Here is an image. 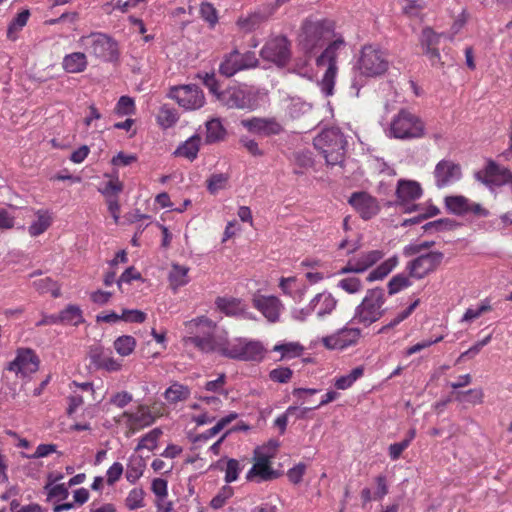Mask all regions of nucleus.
I'll return each mask as SVG.
<instances>
[{"label": "nucleus", "instance_id": "obj_1", "mask_svg": "<svg viewBox=\"0 0 512 512\" xmlns=\"http://www.w3.org/2000/svg\"><path fill=\"white\" fill-rule=\"evenodd\" d=\"M189 336L183 338L186 346H194L204 353H218L223 357L260 362L266 349L259 340L235 338L229 340L228 332L218 331L217 324L206 316H200L185 323Z\"/></svg>", "mask_w": 512, "mask_h": 512}, {"label": "nucleus", "instance_id": "obj_2", "mask_svg": "<svg viewBox=\"0 0 512 512\" xmlns=\"http://www.w3.org/2000/svg\"><path fill=\"white\" fill-rule=\"evenodd\" d=\"M444 203L450 213L464 217L475 230H504L512 225L511 212L502 214L499 219L483 221L491 215L490 211L481 203L472 201L463 195L446 196Z\"/></svg>", "mask_w": 512, "mask_h": 512}, {"label": "nucleus", "instance_id": "obj_3", "mask_svg": "<svg viewBox=\"0 0 512 512\" xmlns=\"http://www.w3.org/2000/svg\"><path fill=\"white\" fill-rule=\"evenodd\" d=\"M78 45L88 55L103 62H116L120 58L118 41L104 32L93 31L82 35L78 39Z\"/></svg>", "mask_w": 512, "mask_h": 512}, {"label": "nucleus", "instance_id": "obj_4", "mask_svg": "<svg viewBox=\"0 0 512 512\" xmlns=\"http://www.w3.org/2000/svg\"><path fill=\"white\" fill-rule=\"evenodd\" d=\"M313 144L328 165L344 162L347 141L338 128L324 129L314 138Z\"/></svg>", "mask_w": 512, "mask_h": 512}, {"label": "nucleus", "instance_id": "obj_5", "mask_svg": "<svg viewBox=\"0 0 512 512\" xmlns=\"http://www.w3.org/2000/svg\"><path fill=\"white\" fill-rule=\"evenodd\" d=\"M334 35V23L327 19H306L301 26L299 45L306 54L323 46Z\"/></svg>", "mask_w": 512, "mask_h": 512}, {"label": "nucleus", "instance_id": "obj_6", "mask_svg": "<svg viewBox=\"0 0 512 512\" xmlns=\"http://www.w3.org/2000/svg\"><path fill=\"white\" fill-rule=\"evenodd\" d=\"M346 47L343 37L336 38L316 58L317 67H326L321 80V90L326 96H331L334 91L335 80L338 73L337 60L342 50Z\"/></svg>", "mask_w": 512, "mask_h": 512}, {"label": "nucleus", "instance_id": "obj_7", "mask_svg": "<svg viewBox=\"0 0 512 512\" xmlns=\"http://www.w3.org/2000/svg\"><path fill=\"white\" fill-rule=\"evenodd\" d=\"M389 135L401 140L419 139L425 135V123L415 113L402 108L391 119Z\"/></svg>", "mask_w": 512, "mask_h": 512}, {"label": "nucleus", "instance_id": "obj_8", "mask_svg": "<svg viewBox=\"0 0 512 512\" xmlns=\"http://www.w3.org/2000/svg\"><path fill=\"white\" fill-rule=\"evenodd\" d=\"M385 302L386 298L382 288L367 290L365 297L355 309L354 320L366 327L370 326L384 315Z\"/></svg>", "mask_w": 512, "mask_h": 512}, {"label": "nucleus", "instance_id": "obj_9", "mask_svg": "<svg viewBox=\"0 0 512 512\" xmlns=\"http://www.w3.org/2000/svg\"><path fill=\"white\" fill-rule=\"evenodd\" d=\"M389 60L387 54L376 45H364L356 62L361 76L375 78L387 72Z\"/></svg>", "mask_w": 512, "mask_h": 512}, {"label": "nucleus", "instance_id": "obj_10", "mask_svg": "<svg viewBox=\"0 0 512 512\" xmlns=\"http://www.w3.org/2000/svg\"><path fill=\"white\" fill-rule=\"evenodd\" d=\"M258 64L259 60L256 57L255 52L246 51L241 53L235 49L224 55L222 61L219 64L218 71L222 76L230 78L238 72L255 68L258 66Z\"/></svg>", "mask_w": 512, "mask_h": 512}, {"label": "nucleus", "instance_id": "obj_11", "mask_svg": "<svg viewBox=\"0 0 512 512\" xmlns=\"http://www.w3.org/2000/svg\"><path fill=\"white\" fill-rule=\"evenodd\" d=\"M167 96L185 111H194L202 108L205 104V95L202 89L195 84L172 86Z\"/></svg>", "mask_w": 512, "mask_h": 512}, {"label": "nucleus", "instance_id": "obj_12", "mask_svg": "<svg viewBox=\"0 0 512 512\" xmlns=\"http://www.w3.org/2000/svg\"><path fill=\"white\" fill-rule=\"evenodd\" d=\"M218 100L227 108L232 109H252L255 105L254 92L246 85L226 88L218 94Z\"/></svg>", "mask_w": 512, "mask_h": 512}, {"label": "nucleus", "instance_id": "obj_13", "mask_svg": "<svg viewBox=\"0 0 512 512\" xmlns=\"http://www.w3.org/2000/svg\"><path fill=\"white\" fill-rule=\"evenodd\" d=\"M423 195V189L419 182L409 179H399L395 190V205L405 212L418 210L415 201Z\"/></svg>", "mask_w": 512, "mask_h": 512}, {"label": "nucleus", "instance_id": "obj_14", "mask_svg": "<svg viewBox=\"0 0 512 512\" xmlns=\"http://www.w3.org/2000/svg\"><path fill=\"white\" fill-rule=\"evenodd\" d=\"M443 258L444 254L440 251L419 254L418 257L407 263L406 270L412 278L423 279L440 266Z\"/></svg>", "mask_w": 512, "mask_h": 512}, {"label": "nucleus", "instance_id": "obj_15", "mask_svg": "<svg viewBox=\"0 0 512 512\" xmlns=\"http://www.w3.org/2000/svg\"><path fill=\"white\" fill-rule=\"evenodd\" d=\"M40 366V359L36 352L31 348H18L16 357L13 361L9 362L6 369L14 372L21 377H27L38 371Z\"/></svg>", "mask_w": 512, "mask_h": 512}, {"label": "nucleus", "instance_id": "obj_16", "mask_svg": "<svg viewBox=\"0 0 512 512\" xmlns=\"http://www.w3.org/2000/svg\"><path fill=\"white\" fill-rule=\"evenodd\" d=\"M251 302L253 308L259 311L269 323L279 322L284 305L278 297L255 293Z\"/></svg>", "mask_w": 512, "mask_h": 512}, {"label": "nucleus", "instance_id": "obj_17", "mask_svg": "<svg viewBox=\"0 0 512 512\" xmlns=\"http://www.w3.org/2000/svg\"><path fill=\"white\" fill-rule=\"evenodd\" d=\"M260 54L263 59L283 66L289 61L291 56L290 42L284 36L275 37L266 42Z\"/></svg>", "mask_w": 512, "mask_h": 512}, {"label": "nucleus", "instance_id": "obj_18", "mask_svg": "<svg viewBox=\"0 0 512 512\" xmlns=\"http://www.w3.org/2000/svg\"><path fill=\"white\" fill-rule=\"evenodd\" d=\"M361 337V331L358 328L344 327L337 332L322 339V344L331 350H343L354 346Z\"/></svg>", "mask_w": 512, "mask_h": 512}, {"label": "nucleus", "instance_id": "obj_19", "mask_svg": "<svg viewBox=\"0 0 512 512\" xmlns=\"http://www.w3.org/2000/svg\"><path fill=\"white\" fill-rule=\"evenodd\" d=\"M121 418L127 428V436H131L153 424V417L150 416L146 404L138 405L135 411H124Z\"/></svg>", "mask_w": 512, "mask_h": 512}, {"label": "nucleus", "instance_id": "obj_20", "mask_svg": "<svg viewBox=\"0 0 512 512\" xmlns=\"http://www.w3.org/2000/svg\"><path fill=\"white\" fill-rule=\"evenodd\" d=\"M348 203L364 220H369L376 216L380 211L378 200L367 192H354L350 196Z\"/></svg>", "mask_w": 512, "mask_h": 512}, {"label": "nucleus", "instance_id": "obj_21", "mask_svg": "<svg viewBox=\"0 0 512 512\" xmlns=\"http://www.w3.org/2000/svg\"><path fill=\"white\" fill-rule=\"evenodd\" d=\"M222 406V400L219 397L215 396H205L200 397L197 403L191 405V408L194 410H201L202 413L194 416L193 421L198 425H206L210 424L216 420L217 415L216 411H218Z\"/></svg>", "mask_w": 512, "mask_h": 512}, {"label": "nucleus", "instance_id": "obj_22", "mask_svg": "<svg viewBox=\"0 0 512 512\" xmlns=\"http://www.w3.org/2000/svg\"><path fill=\"white\" fill-rule=\"evenodd\" d=\"M241 125L252 133L262 136H275L284 131L283 125L275 118H259L253 117L251 119L241 120Z\"/></svg>", "mask_w": 512, "mask_h": 512}, {"label": "nucleus", "instance_id": "obj_23", "mask_svg": "<svg viewBox=\"0 0 512 512\" xmlns=\"http://www.w3.org/2000/svg\"><path fill=\"white\" fill-rule=\"evenodd\" d=\"M433 174L436 186L444 188L461 178V167L452 160L443 159L437 163Z\"/></svg>", "mask_w": 512, "mask_h": 512}, {"label": "nucleus", "instance_id": "obj_24", "mask_svg": "<svg viewBox=\"0 0 512 512\" xmlns=\"http://www.w3.org/2000/svg\"><path fill=\"white\" fill-rule=\"evenodd\" d=\"M384 254L380 250H372L361 254L356 259L348 261L347 265L341 269V273H362L376 264L383 258Z\"/></svg>", "mask_w": 512, "mask_h": 512}, {"label": "nucleus", "instance_id": "obj_25", "mask_svg": "<svg viewBox=\"0 0 512 512\" xmlns=\"http://www.w3.org/2000/svg\"><path fill=\"white\" fill-rule=\"evenodd\" d=\"M337 305V300L328 292L318 293L309 303L307 311L304 313L303 310L300 311L301 314L309 315L312 312H315L318 317H324L325 315L331 314Z\"/></svg>", "mask_w": 512, "mask_h": 512}, {"label": "nucleus", "instance_id": "obj_26", "mask_svg": "<svg viewBox=\"0 0 512 512\" xmlns=\"http://www.w3.org/2000/svg\"><path fill=\"white\" fill-rule=\"evenodd\" d=\"M271 15H273V9H265L264 6L254 11L247 16H241L237 20V26L245 33L252 32L260 27Z\"/></svg>", "mask_w": 512, "mask_h": 512}, {"label": "nucleus", "instance_id": "obj_27", "mask_svg": "<svg viewBox=\"0 0 512 512\" xmlns=\"http://www.w3.org/2000/svg\"><path fill=\"white\" fill-rule=\"evenodd\" d=\"M423 44L426 46L425 54L429 58L433 66H443L441 56L437 45L439 43L440 35L436 34L432 29L426 28L423 30Z\"/></svg>", "mask_w": 512, "mask_h": 512}, {"label": "nucleus", "instance_id": "obj_28", "mask_svg": "<svg viewBox=\"0 0 512 512\" xmlns=\"http://www.w3.org/2000/svg\"><path fill=\"white\" fill-rule=\"evenodd\" d=\"M88 66L87 54L85 52H73L64 56L62 61L63 69L68 73H81Z\"/></svg>", "mask_w": 512, "mask_h": 512}, {"label": "nucleus", "instance_id": "obj_29", "mask_svg": "<svg viewBox=\"0 0 512 512\" xmlns=\"http://www.w3.org/2000/svg\"><path fill=\"white\" fill-rule=\"evenodd\" d=\"M91 362L99 369L109 372L119 371L122 367L120 361L111 355L104 353L102 350L95 349L90 354Z\"/></svg>", "mask_w": 512, "mask_h": 512}, {"label": "nucleus", "instance_id": "obj_30", "mask_svg": "<svg viewBox=\"0 0 512 512\" xmlns=\"http://www.w3.org/2000/svg\"><path fill=\"white\" fill-rule=\"evenodd\" d=\"M215 305L226 316H237L244 312L242 301L235 297H217Z\"/></svg>", "mask_w": 512, "mask_h": 512}, {"label": "nucleus", "instance_id": "obj_31", "mask_svg": "<svg viewBox=\"0 0 512 512\" xmlns=\"http://www.w3.org/2000/svg\"><path fill=\"white\" fill-rule=\"evenodd\" d=\"M273 470L270 463V457L266 455H259L255 463L247 474V479L254 476H259L263 480H268L273 477Z\"/></svg>", "mask_w": 512, "mask_h": 512}, {"label": "nucleus", "instance_id": "obj_32", "mask_svg": "<svg viewBox=\"0 0 512 512\" xmlns=\"http://www.w3.org/2000/svg\"><path fill=\"white\" fill-rule=\"evenodd\" d=\"M201 145V137L197 134L188 138L184 143L178 146L175 150L174 154L176 156L184 157L190 161H193L197 158L198 152L200 150Z\"/></svg>", "mask_w": 512, "mask_h": 512}, {"label": "nucleus", "instance_id": "obj_33", "mask_svg": "<svg viewBox=\"0 0 512 512\" xmlns=\"http://www.w3.org/2000/svg\"><path fill=\"white\" fill-rule=\"evenodd\" d=\"M206 134L205 142L207 144H213L223 141L226 137V129L222 122L218 118L210 119L205 124Z\"/></svg>", "mask_w": 512, "mask_h": 512}, {"label": "nucleus", "instance_id": "obj_34", "mask_svg": "<svg viewBox=\"0 0 512 512\" xmlns=\"http://www.w3.org/2000/svg\"><path fill=\"white\" fill-rule=\"evenodd\" d=\"M37 219L28 227L30 236L37 237L43 234L52 224V216L48 210H37Z\"/></svg>", "mask_w": 512, "mask_h": 512}, {"label": "nucleus", "instance_id": "obj_35", "mask_svg": "<svg viewBox=\"0 0 512 512\" xmlns=\"http://www.w3.org/2000/svg\"><path fill=\"white\" fill-rule=\"evenodd\" d=\"M188 272V267L179 264H172L168 280L169 285L174 292L189 282Z\"/></svg>", "mask_w": 512, "mask_h": 512}, {"label": "nucleus", "instance_id": "obj_36", "mask_svg": "<svg viewBox=\"0 0 512 512\" xmlns=\"http://www.w3.org/2000/svg\"><path fill=\"white\" fill-rule=\"evenodd\" d=\"M58 316L60 324L78 326L84 322L82 310L73 304L68 305Z\"/></svg>", "mask_w": 512, "mask_h": 512}, {"label": "nucleus", "instance_id": "obj_37", "mask_svg": "<svg viewBox=\"0 0 512 512\" xmlns=\"http://www.w3.org/2000/svg\"><path fill=\"white\" fill-rule=\"evenodd\" d=\"M191 392L188 386L180 383H173L164 392V398L170 404H177L189 398Z\"/></svg>", "mask_w": 512, "mask_h": 512}, {"label": "nucleus", "instance_id": "obj_38", "mask_svg": "<svg viewBox=\"0 0 512 512\" xmlns=\"http://www.w3.org/2000/svg\"><path fill=\"white\" fill-rule=\"evenodd\" d=\"M179 120L177 110L167 104L160 107L157 114V123L163 129L173 127Z\"/></svg>", "mask_w": 512, "mask_h": 512}, {"label": "nucleus", "instance_id": "obj_39", "mask_svg": "<svg viewBox=\"0 0 512 512\" xmlns=\"http://www.w3.org/2000/svg\"><path fill=\"white\" fill-rule=\"evenodd\" d=\"M145 466L146 465L142 457H131L127 464V469L125 473L127 481L131 484H134L143 475Z\"/></svg>", "mask_w": 512, "mask_h": 512}, {"label": "nucleus", "instance_id": "obj_40", "mask_svg": "<svg viewBox=\"0 0 512 512\" xmlns=\"http://www.w3.org/2000/svg\"><path fill=\"white\" fill-rule=\"evenodd\" d=\"M398 265V257L393 256L384 262H382L379 266H377L374 270H372L367 276V281L373 282L376 280H381L385 278L396 266Z\"/></svg>", "mask_w": 512, "mask_h": 512}, {"label": "nucleus", "instance_id": "obj_41", "mask_svg": "<svg viewBox=\"0 0 512 512\" xmlns=\"http://www.w3.org/2000/svg\"><path fill=\"white\" fill-rule=\"evenodd\" d=\"M273 351L281 353V360L290 359L301 356L304 347L298 342H287L276 344L273 347Z\"/></svg>", "mask_w": 512, "mask_h": 512}, {"label": "nucleus", "instance_id": "obj_42", "mask_svg": "<svg viewBox=\"0 0 512 512\" xmlns=\"http://www.w3.org/2000/svg\"><path fill=\"white\" fill-rule=\"evenodd\" d=\"M410 277L404 273L394 275L387 284L388 294L394 295L410 287L412 285Z\"/></svg>", "mask_w": 512, "mask_h": 512}, {"label": "nucleus", "instance_id": "obj_43", "mask_svg": "<svg viewBox=\"0 0 512 512\" xmlns=\"http://www.w3.org/2000/svg\"><path fill=\"white\" fill-rule=\"evenodd\" d=\"M364 374V368L362 366L355 367L350 371L349 374L343 375L335 380V387L339 390H345L350 388L353 383L362 377Z\"/></svg>", "mask_w": 512, "mask_h": 512}, {"label": "nucleus", "instance_id": "obj_44", "mask_svg": "<svg viewBox=\"0 0 512 512\" xmlns=\"http://www.w3.org/2000/svg\"><path fill=\"white\" fill-rule=\"evenodd\" d=\"M135 347L136 340L130 335L120 336L114 341L116 352L123 357L129 356L134 351Z\"/></svg>", "mask_w": 512, "mask_h": 512}, {"label": "nucleus", "instance_id": "obj_45", "mask_svg": "<svg viewBox=\"0 0 512 512\" xmlns=\"http://www.w3.org/2000/svg\"><path fill=\"white\" fill-rule=\"evenodd\" d=\"M229 175L226 173H214L206 180L209 193L216 194L227 187Z\"/></svg>", "mask_w": 512, "mask_h": 512}, {"label": "nucleus", "instance_id": "obj_46", "mask_svg": "<svg viewBox=\"0 0 512 512\" xmlns=\"http://www.w3.org/2000/svg\"><path fill=\"white\" fill-rule=\"evenodd\" d=\"M492 310V306L490 304V300L485 298L480 302L477 308H468L462 316V322H470L473 321L483 314L490 312Z\"/></svg>", "mask_w": 512, "mask_h": 512}, {"label": "nucleus", "instance_id": "obj_47", "mask_svg": "<svg viewBox=\"0 0 512 512\" xmlns=\"http://www.w3.org/2000/svg\"><path fill=\"white\" fill-rule=\"evenodd\" d=\"M35 289L40 293H48L50 292L54 298L60 296V289L57 286L56 282L53 281L50 277H45L34 281L33 283Z\"/></svg>", "mask_w": 512, "mask_h": 512}, {"label": "nucleus", "instance_id": "obj_48", "mask_svg": "<svg viewBox=\"0 0 512 512\" xmlns=\"http://www.w3.org/2000/svg\"><path fill=\"white\" fill-rule=\"evenodd\" d=\"M161 435L162 430L160 428L152 429L141 438L137 446V450H140L142 448H147L150 451L154 450L156 448L157 441Z\"/></svg>", "mask_w": 512, "mask_h": 512}, {"label": "nucleus", "instance_id": "obj_49", "mask_svg": "<svg viewBox=\"0 0 512 512\" xmlns=\"http://www.w3.org/2000/svg\"><path fill=\"white\" fill-rule=\"evenodd\" d=\"M126 507L130 510H136L144 506V491L140 488H134L126 497Z\"/></svg>", "mask_w": 512, "mask_h": 512}, {"label": "nucleus", "instance_id": "obj_50", "mask_svg": "<svg viewBox=\"0 0 512 512\" xmlns=\"http://www.w3.org/2000/svg\"><path fill=\"white\" fill-rule=\"evenodd\" d=\"M201 18L206 21L210 27H214L218 22V12L213 4L203 2L200 5Z\"/></svg>", "mask_w": 512, "mask_h": 512}, {"label": "nucleus", "instance_id": "obj_51", "mask_svg": "<svg viewBox=\"0 0 512 512\" xmlns=\"http://www.w3.org/2000/svg\"><path fill=\"white\" fill-rule=\"evenodd\" d=\"M115 113L118 116L132 115L135 113L134 100L129 96H121L115 106Z\"/></svg>", "mask_w": 512, "mask_h": 512}, {"label": "nucleus", "instance_id": "obj_52", "mask_svg": "<svg viewBox=\"0 0 512 512\" xmlns=\"http://www.w3.org/2000/svg\"><path fill=\"white\" fill-rule=\"evenodd\" d=\"M337 286L348 294H356L363 289L362 281L358 277L343 278L339 280Z\"/></svg>", "mask_w": 512, "mask_h": 512}, {"label": "nucleus", "instance_id": "obj_53", "mask_svg": "<svg viewBox=\"0 0 512 512\" xmlns=\"http://www.w3.org/2000/svg\"><path fill=\"white\" fill-rule=\"evenodd\" d=\"M233 488L231 486L225 485L223 486L219 492L212 498L210 502V506L213 509H220L222 508L228 499H230L233 496Z\"/></svg>", "mask_w": 512, "mask_h": 512}, {"label": "nucleus", "instance_id": "obj_54", "mask_svg": "<svg viewBox=\"0 0 512 512\" xmlns=\"http://www.w3.org/2000/svg\"><path fill=\"white\" fill-rule=\"evenodd\" d=\"M29 16H30L29 10H23L22 12L17 14V16L9 24V27L7 30L8 38H10V39L13 38L12 34L14 32L21 30L27 24Z\"/></svg>", "mask_w": 512, "mask_h": 512}, {"label": "nucleus", "instance_id": "obj_55", "mask_svg": "<svg viewBox=\"0 0 512 512\" xmlns=\"http://www.w3.org/2000/svg\"><path fill=\"white\" fill-rule=\"evenodd\" d=\"M242 468L240 466V463L236 459H228L226 462V468L225 471V477L224 480L226 483H232L235 482L239 474L241 472Z\"/></svg>", "mask_w": 512, "mask_h": 512}, {"label": "nucleus", "instance_id": "obj_56", "mask_svg": "<svg viewBox=\"0 0 512 512\" xmlns=\"http://www.w3.org/2000/svg\"><path fill=\"white\" fill-rule=\"evenodd\" d=\"M462 396L466 397V401L472 405L482 404L484 399V392L481 388L469 389L465 392H459L456 395V399L461 401Z\"/></svg>", "mask_w": 512, "mask_h": 512}, {"label": "nucleus", "instance_id": "obj_57", "mask_svg": "<svg viewBox=\"0 0 512 512\" xmlns=\"http://www.w3.org/2000/svg\"><path fill=\"white\" fill-rule=\"evenodd\" d=\"M456 226L455 222L448 218L438 219L432 222H428L423 226V229L428 231H445L452 230Z\"/></svg>", "mask_w": 512, "mask_h": 512}, {"label": "nucleus", "instance_id": "obj_58", "mask_svg": "<svg viewBox=\"0 0 512 512\" xmlns=\"http://www.w3.org/2000/svg\"><path fill=\"white\" fill-rule=\"evenodd\" d=\"M293 376V371L288 367H277L269 372V378L276 383H288Z\"/></svg>", "mask_w": 512, "mask_h": 512}, {"label": "nucleus", "instance_id": "obj_59", "mask_svg": "<svg viewBox=\"0 0 512 512\" xmlns=\"http://www.w3.org/2000/svg\"><path fill=\"white\" fill-rule=\"evenodd\" d=\"M44 489L47 492L49 498H58L59 500H65L68 495V487L65 484H56L52 485L51 482H48Z\"/></svg>", "mask_w": 512, "mask_h": 512}, {"label": "nucleus", "instance_id": "obj_60", "mask_svg": "<svg viewBox=\"0 0 512 512\" xmlns=\"http://www.w3.org/2000/svg\"><path fill=\"white\" fill-rule=\"evenodd\" d=\"M123 184L118 178L109 180L104 187L101 189V193L107 198L118 197V194L122 192Z\"/></svg>", "mask_w": 512, "mask_h": 512}, {"label": "nucleus", "instance_id": "obj_61", "mask_svg": "<svg viewBox=\"0 0 512 512\" xmlns=\"http://www.w3.org/2000/svg\"><path fill=\"white\" fill-rule=\"evenodd\" d=\"M306 470L307 466L302 462L294 465L287 471L288 480L294 485L301 483Z\"/></svg>", "mask_w": 512, "mask_h": 512}, {"label": "nucleus", "instance_id": "obj_62", "mask_svg": "<svg viewBox=\"0 0 512 512\" xmlns=\"http://www.w3.org/2000/svg\"><path fill=\"white\" fill-rule=\"evenodd\" d=\"M198 78L202 80L203 84L209 89L211 93L218 97V94L220 93V85L213 72L198 74Z\"/></svg>", "mask_w": 512, "mask_h": 512}, {"label": "nucleus", "instance_id": "obj_63", "mask_svg": "<svg viewBox=\"0 0 512 512\" xmlns=\"http://www.w3.org/2000/svg\"><path fill=\"white\" fill-rule=\"evenodd\" d=\"M124 471L123 465L120 462H114L106 472V481L108 485L115 484L122 476Z\"/></svg>", "mask_w": 512, "mask_h": 512}, {"label": "nucleus", "instance_id": "obj_64", "mask_svg": "<svg viewBox=\"0 0 512 512\" xmlns=\"http://www.w3.org/2000/svg\"><path fill=\"white\" fill-rule=\"evenodd\" d=\"M226 384V375L220 374L217 379L206 382L205 389L210 392L227 395L224 391Z\"/></svg>", "mask_w": 512, "mask_h": 512}]
</instances>
